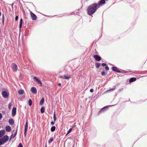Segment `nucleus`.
<instances>
[{
	"instance_id": "f257e3e1",
	"label": "nucleus",
	"mask_w": 147,
	"mask_h": 147,
	"mask_svg": "<svg viewBox=\"0 0 147 147\" xmlns=\"http://www.w3.org/2000/svg\"><path fill=\"white\" fill-rule=\"evenodd\" d=\"M98 4L94 3L90 5L87 9V12L88 14L91 15L94 14L96 11L97 8Z\"/></svg>"
},
{
	"instance_id": "f03ea898",
	"label": "nucleus",
	"mask_w": 147,
	"mask_h": 147,
	"mask_svg": "<svg viewBox=\"0 0 147 147\" xmlns=\"http://www.w3.org/2000/svg\"><path fill=\"white\" fill-rule=\"evenodd\" d=\"M9 137L7 135H5L0 138V146L3 144L8 141Z\"/></svg>"
},
{
	"instance_id": "7ed1b4c3",
	"label": "nucleus",
	"mask_w": 147,
	"mask_h": 147,
	"mask_svg": "<svg viewBox=\"0 0 147 147\" xmlns=\"http://www.w3.org/2000/svg\"><path fill=\"white\" fill-rule=\"evenodd\" d=\"M11 67L13 71L14 72H16L17 70V66L15 63H12L11 65Z\"/></svg>"
},
{
	"instance_id": "20e7f679",
	"label": "nucleus",
	"mask_w": 147,
	"mask_h": 147,
	"mask_svg": "<svg viewBox=\"0 0 147 147\" xmlns=\"http://www.w3.org/2000/svg\"><path fill=\"white\" fill-rule=\"evenodd\" d=\"M28 127V121L27 120L26 121V124H25V129H24V134L25 136L26 135V134L27 131Z\"/></svg>"
},
{
	"instance_id": "39448f33",
	"label": "nucleus",
	"mask_w": 147,
	"mask_h": 147,
	"mask_svg": "<svg viewBox=\"0 0 147 147\" xmlns=\"http://www.w3.org/2000/svg\"><path fill=\"white\" fill-rule=\"evenodd\" d=\"M2 94L3 97L4 98H6L8 96L7 93L5 91H3L2 92Z\"/></svg>"
},
{
	"instance_id": "423d86ee",
	"label": "nucleus",
	"mask_w": 147,
	"mask_h": 147,
	"mask_svg": "<svg viewBox=\"0 0 147 147\" xmlns=\"http://www.w3.org/2000/svg\"><path fill=\"white\" fill-rule=\"evenodd\" d=\"M16 107H14L12 111L11 114L13 116H14L16 113Z\"/></svg>"
},
{
	"instance_id": "0eeeda50",
	"label": "nucleus",
	"mask_w": 147,
	"mask_h": 147,
	"mask_svg": "<svg viewBox=\"0 0 147 147\" xmlns=\"http://www.w3.org/2000/svg\"><path fill=\"white\" fill-rule=\"evenodd\" d=\"M5 131L4 129H2L0 131V138L2 137L5 134Z\"/></svg>"
},
{
	"instance_id": "6e6552de",
	"label": "nucleus",
	"mask_w": 147,
	"mask_h": 147,
	"mask_svg": "<svg viewBox=\"0 0 147 147\" xmlns=\"http://www.w3.org/2000/svg\"><path fill=\"white\" fill-rule=\"evenodd\" d=\"M31 16L33 20H36L37 19V17L36 15L32 12H30Z\"/></svg>"
},
{
	"instance_id": "1a4fd4ad",
	"label": "nucleus",
	"mask_w": 147,
	"mask_h": 147,
	"mask_svg": "<svg viewBox=\"0 0 147 147\" xmlns=\"http://www.w3.org/2000/svg\"><path fill=\"white\" fill-rule=\"evenodd\" d=\"M94 57L96 59V60L97 61H99L101 59V57L97 55H94Z\"/></svg>"
},
{
	"instance_id": "9d476101",
	"label": "nucleus",
	"mask_w": 147,
	"mask_h": 147,
	"mask_svg": "<svg viewBox=\"0 0 147 147\" xmlns=\"http://www.w3.org/2000/svg\"><path fill=\"white\" fill-rule=\"evenodd\" d=\"M31 91L34 94H36L37 92L36 89L34 87H33L31 88Z\"/></svg>"
},
{
	"instance_id": "9b49d317",
	"label": "nucleus",
	"mask_w": 147,
	"mask_h": 147,
	"mask_svg": "<svg viewBox=\"0 0 147 147\" xmlns=\"http://www.w3.org/2000/svg\"><path fill=\"white\" fill-rule=\"evenodd\" d=\"M17 130H16V131L14 133V134H12L10 138V141L12 139H13L14 137L16 136V134H17Z\"/></svg>"
},
{
	"instance_id": "f8f14e48",
	"label": "nucleus",
	"mask_w": 147,
	"mask_h": 147,
	"mask_svg": "<svg viewBox=\"0 0 147 147\" xmlns=\"http://www.w3.org/2000/svg\"><path fill=\"white\" fill-rule=\"evenodd\" d=\"M112 70L114 71H116L118 73L121 72V71L119 70H118L117 68L116 67H112Z\"/></svg>"
},
{
	"instance_id": "ddd939ff",
	"label": "nucleus",
	"mask_w": 147,
	"mask_h": 147,
	"mask_svg": "<svg viewBox=\"0 0 147 147\" xmlns=\"http://www.w3.org/2000/svg\"><path fill=\"white\" fill-rule=\"evenodd\" d=\"M108 108V107L107 106H105V107H104L103 108L101 109V110L100 111H99V112H98V114H100L101 113L104 112V111H105V109H106V108Z\"/></svg>"
},
{
	"instance_id": "4468645a",
	"label": "nucleus",
	"mask_w": 147,
	"mask_h": 147,
	"mask_svg": "<svg viewBox=\"0 0 147 147\" xmlns=\"http://www.w3.org/2000/svg\"><path fill=\"white\" fill-rule=\"evenodd\" d=\"M18 93L19 94H22L24 93V91L22 89H20L18 90Z\"/></svg>"
},
{
	"instance_id": "2eb2a0df",
	"label": "nucleus",
	"mask_w": 147,
	"mask_h": 147,
	"mask_svg": "<svg viewBox=\"0 0 147 147\" xmlns=\"http://www.w3.org/2000/svg\"><path fill=\"white\" fill-rule=\"evenodd\" d=\"M105 3V0H101L99 2L98 4V5L99 6Z\"/></svg>"
},
{
	"instance_id": "dca6fc26",
	"label": "nucleus",
	"mask_w": 147,
	"mask_h": 147,
	"mask_svg": "<svg viewBox=\"0 0 147 147\" xmlns=\"http://www.w3.org/2000/svg\"><path fill=\"white\" fill-rule=\"evenodd\" d=\"M136 80V79L135 78H131L129 80V82H134Z\"/></svg>"
},
{
	"instance_id": "f3484780",
	"label": "nucleus",
	"mask_w": 147,
	"mask_h": 147,
	"mask_svg": "<svg viewBox=\"0 0 147 147\" xmlns=\"http://www.w3.org/2000/svg\"><path fill=\"white\" fill-rule=\"evenodd\" d=\"M71 78V76L70 75H64V78L68 80L69 79Z\"/></svg>"
},
{
	"instance_id": "a211bd4d",
	"label": "nucleus",
	"mask_w": 147,
	"mask_h": 147,
	"mask_svg": "<svg viewBox=\"0 0 147 147\" xmlns=\"http://www.w3.org/2000/svg\"><path fill=\"white\" fill-rule=\"evenodd\" d=\"M44 98H42L40 102V105H42L44 103Z\"/></svg>"
},
{
	"instance_id": "6ab92c4d",
	"label": "nucleus",
	"mask_w": 147,
	"mask_h": 147,
	"mask_svg": "<svg viewBox=\"0 0 147 147\" xmlns=\"http://www.w3.org/2000/svg\"><path fill=\"white\" fill-rule=\"evenodd\" d=\"M53 140V138H51L50 140L48 141V143L49 144H51Z\"/></svg>"
},
{
	"instance_id": "aec40b11",
	"label": "nucleus",
	"mask_w": 147,
	"mask_h": 147,
	"mask_svg": "<svg viewBox=\"0 0 147 147\" xmlns=\"http://www.w3.org/2000/svg\"><path fill=\"white\" fill-rule=\"evenodd\" d=\"M45 108L44 107H42L40 109V111L42 113H44L45 111Z\"/></svg>"
},
{
	"instance_id": "412c9836",
	"label": "nucleus",
	"mask_w": 147,
	"mask_h": 147,
	"mask_svg": "<svg viewBox=\"0 0 147 147\" xmlns=\"http://www.w3.org/2000/svg\"><path fill=\"white\" fill-rule=\"evenodd\" d=\"M14 123V121L12 119H10V124L12 125Z\"/></svg>"
},
{
	"instance_id": "4be33fe9",
	"label": "nucleus",
	"mask_w": 147,
	"mask_h": 147,
	"mask_svg": "<svg viewBox=\"0 0 147 147\" xmlns=\"http://www.w3.org/2000/svg\"><path fill=\"white\" fill-rule=\"evenodd\" d=\"M56 127L55 126H52L51 128V131L52 132H53L55 130Z\"/></svg>"
},
{
	"instance_id": "5701e85b",
	"label": "nucleus",
	"mask_w": 147,
	"mask_h": 147,
	"mask_svg": "<svg viewBox=\"0 0 147 147\" xmlns=\"http://www.w3.org/2000/svg\"><path fill=\"white\" fill-rule=\"evenodd\" d=\"M100 63H96L95 66L97 68H98L100 67Z\"/></svg>"
},
{
	"instance_id": "b1692460",
	"label": "nucleus",
	"mask_w": 147,
	"mask_h": 147,
	"mask_svg": "<svg viewBox=\"0 0 147 147\" xmlns=\"http://www.w3.org/2000/svg\"><path fill=\"white\" fill-rule=\"evenodd\" d=\"M5 130L7 132H9V126H7L5 127Z\"/></svg>"
},
{
	"instance_id": "393cba45",
	"label": "nucleus",
	"mask_w": 147,
	"mask_h": 147,
	"mask_svg": "<svg viewBox=\"0 0 147 147\" xmlns=\"http://www.w3.org/2000/svg\"><path fill=\"white\" fill-rule=\"evenodd\" d=\"M53 119L54 121H55L57 120V117L55 116V113H54L53 115Z\"/></svg>"
},
{
	"instance_id": "a878e982",
	"label": "nucleus",
	"mask_w": 147,
	"mask_h": 147,
	"mask_svg": "<svg viewBox=\"0 0 147 147\" xmlns=\"http://www.w3.org/2000/svg\"><path fill=\"white\" fill-rule=\"evenodd\" d=\"M36 82H37L39 84H40L41 86L42 85V83L41 81L39 79H38V80H37Z\"/></svg>"
},
{
	"instance_id": "bb28decb",
	"label": "nucleus",
	"mask_w": 147,
	"mask_h": 147,
	"mask_svg": "<svg viewBox=\"0 0 147 147\" xmlns=\"http://www.w3.org/2000/svg\"><path fill=\"white\" fill-rule=\"evenodd\" d=\"M29 105L31 106L32 105V101L31 99H29L28 101Z\"/></svg>"
},
{
	"instance_id": "cd10ccee",
	"label": "nucleus",
	"mask_w": 147,
	"mask_h": 147,
	"mask_svg": "<svg viewBox=\"0 0 147 147\" xmlns=\"http://www.w3.org/2000/svg\"><path fill=\"white\" fill-rule=\"evenodd\" d=\"M72 130V128H70L69 129V130L67 132V134H69V133H70L71 131Z\"/></svg>"
},
{
	"instance_id": "c85d7f7f",
	"label": "nucleus",
	"mask_w": 147,
	"mask_h": 147,
	"mask_svg": "<svg viewBox=\"0 0 147 147\" xmlns=\"http://www.w3.org/2000/svg\"><path fill=\"white\" fill-rule=\"evenodd\" d=\"M115 88H112L111 89H110L109 90H108L107 91V92H110L111 91H113L114 90H115Z\"/></svg>"
},
{
	"instance_id": "c756f323",
	"label": "nucleus",
	"mask_w": 147,
	"mask_h": 147,
	"mask_svg": "<svg viewBox=\"0 0 147 147\" xmlns=\"http://www.w3.org/2000/svg\"><path fill=\"white\" fill-rule=\"evenodd\" d=\"M18 147H23L22 144L21 143H20Z\"/></svg>"
},
{
	"instance_id": "7c9ffc66",
	"label": "nucleus",
	"mask_w": 147,
	"mask_h": 147,
	"mask_svg": "<svg viewBox=\"0 0 147 147\" xmlns=\"http://www.w3.org/2000/svg\"><path fill=\"white\" fill-rule=\"evenodd\" d=\"M33 79L35 80L36 81L38 79L36 77H34L33 78Z\"/></svg>"
},
{
	"instance_id": "2f4dec72",
	"label": "nucleus",
	"mask_w": 147,
	"mask_h": 147,
	"mask_svg": "<svg viewBox=\"0 0 147 147\" xmlns=\"http://www.w3.org/2000/svg\"><path fill=\"white\" fill-rule=\"evenodd\" d=\"M105 69H106V70H108L109 69V68L107 66H105Z\"/></svg>"
},
{
	"instance_id": "473e14b6",
	"label": "nucleus",
	"mask_w": 147,
	"mask_h": 147,
	"mask_svg": "<svg viewBox=\"0 0 147 147\" xmlns=\"http://www.w3.org/2000/svg\"><path fill=\"white\" fill-rule=\"evenodd\" d=\"M101 75L102 76H104L105 75V72L104 71H102L101 72Z\"/></svg>"
},
{
	"instance_id": "72a5a7b5",
	"label": "nucleus",
	"mask_w": 147,
	"mask_h": 147,
	"mask_svg": "<svg viewBox=\"0 0 147 147\" xmlns=\"http://www.w3.org/2000/svg\"><path fill=\"white\" fill-rule=\"evenodd\" d=\"M23 20L22 19H21L20 21V24H22Z\"/></svg>"
},
{
	"instance_id": "f704fd0d",
	"label": "nucleus",
	"mask_w": 147,
	"mask_h": 147,
	"mask_svg": "<svg viewBox=\"0 0 147 147\" xmlns=\"http://www.w3.org/2000/svg\"><path fill=\"white\" fill-rule=\"evenodd\" d=\"M18 16H16V17H15V20L16 21H17L18 20Z\"/></svg>"
},
{
	"instance_id": "c9c22d12",
	"label": "nucleus",
	"mask_w": 147,
	"mask_h": 147,
	"mask_svg": "<svg viewBox=\"0 0 147 147\" xmlns=\"http://www.w3.org/2000/svg\"><path fill=\"white\" fill-rule=\"evenodd\" d=\"M106 64L105 63H102V65L103 66H106Z\"/></svg>"
},
{
	"instance_id": "e433bc0d",
	"label": "nucleus",
	"mask_w": 147,
	"mask_h": 147,
	"mask_svg": "<svg viewBox=\"0 0 147 147\" xmlns=\"http://www.w3.org/2000/svg\"><path fill=\"white\" fill-rule=\"evenodd\" d=\"M4 16L3 15V18H2V21H3V23L4 22Z\"/></svg>"
},
{
	"instance_id": "4c0bfd02",
	"label": "nucleus",
	"mask_w": 147,
	"mask_h": 147,
	"mask_svg": "<svg viewBox=\"0 0 147 147\" xmlns=\"http://www.w3.org/2000/svg\"><path fill=\"white\" fill-rule=\"evenodd\" d=\"M2 115L1 113H0V120L2 118Z\"/></svg>"
},
{
	"instance_id": "58836bf2",
	"label": "nucleus",
	"mask_w": 147,
	"mask_h": 147,
	"mask_svg": "<svg viewBox=\"0 0 147 147\" xmlns=\"http://www.w3.org/2000/svg\"><path fill=\"white\" fill-rule=\"evenodd\" d=\"M94 90L93 89H91L90 90V92H93Z\"/></svg>"
},
{
	"instance_id": "ea45409f",
	"label": "nucleus",
	"mask_w": 147,
	"mask_h": 147,
	"mask_svg": "<svg viewBox=\"0 0 147 147\" xmlns=\"http://www.w3.org/2000/svg\"><path fill=\"white\" fill-rule=\"evenodd\" d=\"M22 24H20L19 28H20L22 27Z\"/></svg>"
},
{
	"instance_id": "a19ab883",
	"label": "nucleus",
	"mask_w": 147,
	"mask_h": 147,
	"mask_svg": "<svg viewBox=\"0 0 147 147\" xmlns=\"http://www.w3.org/2000/svg\"><path fill=\"white\" fill-rule=\"evenodd\" d=\"M51 123L53 125H54L55 123L52 121L51 122Z\"/></svg>"
},
{
	"instance_id": "79ce46f5",
	"label": "nucleus",
	"mask_w": 147,
	"mask_h": 147,
	"mask_svg": "<svg viewBox=\"0 0 147 147\" xmlns=\"http://www.w3.org/2000/svg\"><path fill=\"white\" fill-rule=\"evenodd\" d=\"M61 83H59L58 84V85L59 86H61Z\"/></svg>"
},
{
	"instance_id": "37998d69",
	"label": "nucleus",
	"mask_w": 147,
	"mask_h": 147,
	"mask_svg": "<svg viewBox=\"0 0 147 147\" xmlns=\"http://www.w3.org/2000/svg\"><path fill=\"white\" fill-rule=\"evenodd\" d=\"M76 126V125H75V124H74V125L72 126V127H75Z\"/></svg>"
},
{
	"instance_id": "c03bdc74",
	"label": "nucleus",
	"mask_w": 147,
	"mask_h": 147,
	"mask_svg": "<svg viewBox=\"0 0 147 147\" xmlns=\"http://www.w3.org/2000/svg\"><path fill=\"white\" fill-rule=\"evenodd\" d=\"M60 78H63V79H64V78L62 76H60Z\"/></svg>"
},
{
	"instance_id": "a18cd8bd",
	"label": "nucleus",
	"mask_w": 147,
	"mask_h": 147,
	"mask_svg": "<svg viewBox=\"0 0 147 147\" xmlns=\"http://www.w3.org/2000/svg\"><path fill=\"white\" fill-rule=\"evenodd\" d=\"M8 108L9 109V104L8 105Z\"/></svg>"
},
{
	"instance_id": "49530a36",
	"label": "nucleus",
	"mask_w": 147,
	"mask_h": 147,
	"mask_svg": "<svg viewBox=\"0 0 147 147\" xmlns=\"http://www.w3.org/2000/svg\"><path fill=\"white\" fill-rule=\"evenodd\" d=\"M9 129H10V131L11 130V128L10 127Z\"/></svg>"
},
{
	"instance_id": "de8ad7c7",
	"label": "nucleus",
	"mask_w": 147,
	"mask_h": 147,
	"mask_svg": "<svg viewBox=\"0 0 147 147\" xmlns=\"http://www.w3.org/2000/svg\"><path fill=\"white\" fill-rule=\"evenodd\" d=\"M9 107H10H10H11V105H10V104Z\"/></svg>"
},
{
	"instance_id": "09e8293b",
	"label": "nucleus",
	"mask_w": 147,
	"mask_h": 147,
	"mask_svg": "<svg viewBox=\"0 0 147 147\" xmlns=\"http://www.w3.org/2000/svg\"><path fill=\"white\" fill-rule=\"evenodd\" d=\"M8 122L9 123V120L8 121Z\"/></svg>"
},
{
	"instance_id": "8fccbe9b",
	"label": "nucleus",
	"mask_w": 147,
	"mask_h": 147,
	"mask_svg": "<svg viewBox=\"0 0 147 147\" xmlns=\"http://www.w3.org/2000/svg\"><path fill=\"white\" fill-rule=\"evenodd\" d=\"M1 126H0V129L1 128Z\"/></svg>"
}]
</instances>
